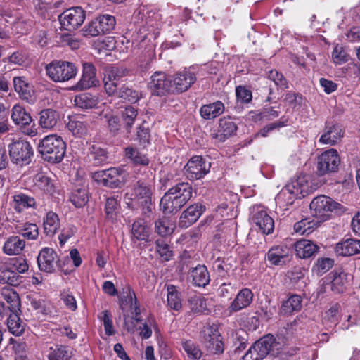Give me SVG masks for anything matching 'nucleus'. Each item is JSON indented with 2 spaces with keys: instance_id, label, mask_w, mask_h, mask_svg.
Segmentation results:
<instances>
[{
  "instance_id": "obj_2",
  "label": "nucleus",
  "mask_w": 360,
  "mask_h": 360,
  "mask_svg": "<svg viewBox=\"0 0 360 360\" xmlns=\"http://www.w3.org/2000/svg\"><path fill=\"white\" fill-rule=\"evenodd\" d=\"M153 190L150 184L139 180L127 189L124 194V200L129 207L133 205L134 202L142 207L144 212H149L152 205Z\"/></svg>"
},
{
  "instance_id": "obj_44",
  "label": "nucleus",
  "mask_w": 360,
  "mask_h": 360,
  "mask_svg": "<svg viewBox=\"0 0 360 360\" xmlns=\"http://www.w3.org/2000/svg\"><path fill=\"white\" fill-rule=\"evenodd\" d=\"M35 207L36 201L32 197L24 193L15 195L13 197V207L18 212H21L25 208Z\"/></svg>"
},
{
  "instance_id": "obj_1",
  "label": "nucleus",
  "mask_w": 360,
  "mask_h": 360,
  "mask_svg": "<svg viewBox=\"0 0 360 360\" xmlns=\"http://www.w3.org/2000/svg\"><path fill=\"white\" fill-rule=\"evenodd\" d=\"M38 151L44 160L53 164L59 163L65 155L66 143L60 136L48 135L40 141Z\"/></svg>"
},
{
  "instance_id": "obj_48",
  "label": "nucleus",
  "mask_w": 360,
  "mask_h": 360,
  "mask_svg": "<svg viewBox=\"0 0 360 360\" xmlns=\"http://www.w3.org/2000/svg\"><path fill=\"white\" fill-rule=\"evenodd\" d=\"M167 304L174 310H179L181 307V300L176 287L173 285L167 286Z\"/></svg>"
},
{
  "instance_id": "obj_39",
  "label": "nucleus",
  "mask_w": 360,
  "mask_h": 360,
  "mask_svg": "<svg viewBox=\"0 0 360 360\" xmlns=\"http://www.w3.org/2000/svg\"><path fill=\"white\" fill-rule=\"evenodd\" d=\"M22 277L12 271L8 266L0 267V283L18 286L22 283Z\"/></svg>"
},
{
  "instance_id": "obj_8",
  "label": "nucleus",
  "mask_w": 360,
  "mask_h": 360,
  "mask_svg": "<svg viewBox=\"0 0 360 360\" xmlns=\"http://www.w3.org/2000/svg\"><path fill=\"white\" fill-rule=\"evenodd\" d=\"M340 158L335 149H330L323 152L318 158L317 173L319 176L338 171Z\"/></svg>"
},
{
  "instance_id": "obj_61",
  "label": "nucleus",
  "mask_w": 360,
  "mask_h": 360,
  "mask_svg": "<svg viewBox=\"0 0 360 360\" xmlns=\"http://www.w3.org/2000/svg\"><path fill=\"white\" fill-rule=\"evenodd\" d=\"M1 295L5 299V300L11 304V307L13 309L18 308L20 305V298L18 294L12 289L10 288H3Z\"/></svg>"
},
{
  "instance_id": "obj_53",
  "label": "nucleus",
  "mask_w": 360,
  "mask_h": 360,
  "mask_svg": "<svg viewBox=\"0 0 360 360\" xmlns=\"http://www.w3.org/2000/svg\"><path fill=\"white\" fill-rule=\"evenodd\" d=\"M7 265L17 274L26 272L29 268L26 259L21 257L9 259Z\"/></svg>"
},
{
  "instance_id": "obj_43",
  "label": "nucleus",
  "mask_w": 360,
  "mask_h": 360,
  "mask_svg": "<svg viewBox=\"0 0 360 360\" xmlns=\"http://www.w3.org/2000/svg\"><path fill=\"white\" fill-rule=\"evenodd\" d=\"M7 326L10 333L15 336L21 335L25 328V324L17 313H11L7 319Z\"/></svg>"
},
{
  "instance_id": "obj_14",
  "label": "nucleus",
  "mask_w": 360,
  "mask_h": 360,
  "mask_svg": "<svg viewBox=\"0 0 360 360\" xmlns=\"http://www.w3.org/2000/svg\"><path fill=\"white\" fill-rule=\"evenodd\" d=\"M120 176V170L115 167L98 171L94 174V178L96 181L111 188H121L123 186Z\"/></svg>"
},
{
  "instance_id": "obj_45",
  "label": "nucleus",
  "mask_w": 360,
  "mask_h": 360,
  "mask_svg": "<svg viewBox=\"0 0 360 360\" xmlns=\"http://www.w3.org/2000/svg\"><path fill=\"white\" fill-rule=\"evenodd\" d=\"M301 296L298 295H292L283 303L281 311L284 314H290L294 311H299L302 309Z\"/></svg>"
},
{
  "instance_id": "obj_46",
  "label": "nucleus",
  "mask_w": 360,
  "mask_h": 360,
  "mask_svg": "<svg viewBox=\"0 0 360 360\" xmlns=\"http://www.w3.org/2000/svg\"><path fill=\"white\" fill-rule=\"evenodd\" d=\"M48 358L49 360H70L71 352L65 346L56 345L50 347Z\"/></svg>"
},
{
  "instance_id": "obj_38",
  "label": "nucleus",
  "mask_w": 360,
  "mask_h": 360,
  "mask_svg": "<svg viewBox=\"0 0 360 360\" xmlns=\"http://www.w3.org/2000/svg\"><path fill=\"white\" fill-rule=\"evenodd\" d=\"M17 233L22 235L28 240H36L39 236L38 227L32 223H19L15 225Z\"/></svg>"
},
{
  "instance_id": "obj_5",
  "label": "nucleus",
  "mask_w": 360,
  "mask_h": 360,
  "mask_svg": "<svg viewBox=\"0 0 360 360\" xmlns=\"http://www.w3.org/2000/svg\"><path fill=\"white\" fill-rule=\"evenodd\" d=\"M200 334L202 342L209 353L217 354L224 352V342L216 324L204 326Z\"/></svg>"
},
{
  "instance_id": "obj_64",
  "label": "nucleus",
  "mask_w": 360,
  "mask_h": 360,
  "mask_svg": "<svg viewBox=\"0 0 360 360\" xmlns=\"http://www.w3.org/2000/svg\"><path fill=\"white\" fill-rule=\"evenodd\" d=\"M268 77L271 80L274 81L276 85L281 88L283 89L288 88L287 79L281 72H279L276 70H272L269 72Z\"/></svg>"
},
{
  "instance_id": "obj_3",
  "label": "nucleus",
  "mask_w": 360,
  "mask_h": 360,
  "mask_svg": "<svg viewBox=\"0 0 360 360\" xmlns=\"http://www.w3.org/2000/svg\"><path fill=\"white\" fill-rule=\"evenodd\" d=\"M46 74L55 82H65L75 77L77 68L72 63L53 60L46 66Z\"/></svg>"
},
{
  "instance_id": "obj_9",
  "label": "nucleus",
  "mask_w": 360,
  "mask_h": 360,
  "mask_svg": "<svg viewBox=\"0 0 360 360\" xmlns=\"http://www.w3.org/2000/svg\"><path fill=\"white\" fill-rule=\"evenodd\" d=\"M148 88L152 95L165 96L172 92V79L163 72H156L151 76Z\"/></svg>"
},
{
  "instance_id": "obj_58",
  "label": "nucleus",
  "mask_w": 360,
  "mask_h": 360,
  "mask_svg": "<svg viewBox=\"0 0 360 360\" xmlns=\"http://www.w3.org/2000/svg\"><path fill=\"white\" fill-rule=\"evenodd\" d=\"M182 347L189 358L197 360L201 357L200 349L192 341H182Z\"/></svg>"
},
{
  "instance_id": "obj_30",
  "label": "nucleus",
  "mask_w": 360,
  "mask_h": 360,
  "mask_svg": "<svg viewBox=\"0 0 360 360\" xmlns=\"http://www.w3.org/2000/svg\"><path fill=\"white\" fill-rule=\"evenodd\" d=\"M225 110L224 103L221 101L203 105L200 109V114L203 119L213 120L221 115Z\"/></svg>"
},
{
  "instance_id": "obj_33",
  "label": "nucleus",
  "mask_w": 360,
  "mask_h": 360,
  "mask_svg": "<svg viewBox=\"0 0 360 360\" xmlns=\"http://www.w3.org/2000/svg\"><path fill=\"white\" fill-rule=\"evenodd\" d=\"M124 156L134 165L147 166L150 162L146 154L141 153L136 148L131 146L124 148Z\"/></svg>"
},
{
  "instance_id": "obj_60",
  "label": "nucleus",
  "mask_w": 360,
  "mask_h": 360,
  "mask_svg": "<svg viewBox=\"0 0 360 360\" xmlns=\"http://www.w3.org/2000/svg\"><path fill=\"white\" fill-rule=\"evenodd\" d=\"M129 304H130L131 308L134 307L136 314H139L140 310L138 306L137 299L136 297L135 292L131 289H129L126 296L122 297L120 299V305L121 307H122L123 305Z\"/></svg>"
},
{
  "instance_id": "obj_63",
  "label": "nucleus",
  "mask_w": 360,
  "mask_h": 360,
  "mask_svg": "<svg viewBox=\"0 0 360 360\" xmlns=\"http://www.w3.org/2000/svg\"><path fill=\"white\" fill-rule=\"evenodd\" d=\"M34 182L37 186L45 191H50L52 187L50 178L41 173L37 174L34 176Z\"/></svg>"
},
{
  "instance_id": "obj_35",
  "label": "nucleus",
  "mask_w": 360,
  "mask_h": 360,
  "mask_svg": "<svg viewBox=\"0 0 360 360\" xmlns=\"http://www.w3.org/2000/svg\"><path fill=\"white\" fill-rule=\"evenodd\" d=\"M25 242L18 236H11L5 242L4 252L8 255H19L25 248Z\"/></svg>"
},
{
  "instance_id": "obj_29",
  "label": "nucleus",
  "mask_w": 360,
  "mask_h": 360,
  "mask_svg": "<svg viewBox=\"0 0 360 360\" xmlns=\"http://www.w3.org/2000/svg\"><path fill=\"white\" fill-rule=\"evenodd\" d=\"M237 130L236 124L229 117H223L219 120L218 134L215 138L220 141H224L229 137L235 134Z\"/></svg>"
},
{
  "instance_id": "obj_59",
  "label": "nucleus",
  "mask_w": 360,
  "mask_h": 360,
  "mask_svg": "<svg viewBox=\"0 0 360 360\" xmlns=\"http://www.w3.org/2000/svg\"><path fill=\"white\" fill-rule=\"evenodd\" d=\"M155 244L157 252L160 257L165 261L170 260L173 256V253L170 250L169 245L163 239L157 240Z\"/></svg>"
},
{
  "instance_id": "obj_15",
  "label": "nucleus",
  "mask_w": 360,
  "mask_h": 360,
  "mask_svg": "<svg viewBox=\"0 0 360 360\" xmlns=\"http://www.w3.org/2000/svg\"><path fill=\"white\" fill-rule=\"evenodd\" d=\"M210 165L202 156H193L185 166L188 176L191 179H199L204 176L210 170Z\"/></svg>"
},
{
  "instance_id": "obj_41",
  "label": "nucleus",
  "mask_w": 360,
  "mask_h": 360,
  "mask_svg": "<svg viewBox=\"0 0 360 360\" xmlns=\"http://www.w3.org/2000/svg\"><path fill=\"white\" fill-rule=\"evenodd\" d=\"M175 224L166 217L159 218L155 222V231L162 237L171 235L175 229Z\"/></svg>"
},
{
  "instance_id": "obj_11",
  "label": "nucleus",
  "mask_w": 360,
  "mask_h": 360,
  "mask_svg": "<svg viewBox=\"0 0 360 360\" xmlns=\"http://www.w3.org/2000/svg\"><path fill=\"white\" fill-rule=\"evenodd\" d=\"M127 72L126 68L118 66H110L105 70L103 83L107 94L115 92L116 87L122 84L120 80L127 75Z\"/></svg>"
},
{
  "instance_id": "obj_50",
  "label": "nucleus",
  "mask_w": 360,
  "mask_h": 360,
  "mask_svg": "<svg viewBox=\"0 0 360 360\" xmlns=\"http://www.w3.org/2000/svg\"><path fill=\"white\" fill-rule=\"evenodd\" d=\"M138 115V111L131 105L127 106L122 112L124 127L129 132Z\"/></svg>"
},
{
  "instance_id": "obj_49",
  "label": "nucleus",
  "mask_w": 360,
  "mask_h": 360,
  "mask_svg": "<svg viewBox=\"0 0 360 360\" xmlns=\"http://www.w3.org/2000/svg\"><path fill=\"white\" fill-rule=\"evenodd\" d=\"M103 34L110 32L115 27L116 21L114 16L108 14L96 18Z\"/></svg>"
},
{
  "instance_id": "obj_34",
  "label": "nucleus",
  "mask_w": 360,
  "mask_h": 360,
  "mask_svg": "<svg viewBox=\"0 0 360 360\" xmlns=\"http://www.w3.org/2000/svg\"><path fill=\"white\" fill-rule=\"evenodd\" d=\"M43 226L46 236H54L60 226L58 215L52 211L47 212L44 218Z\"/></svg>"
},
{
  "instance_id": "obj_62",
  "label": "nucleus",
  "mask_w": 360,
  "mask_h": 360,
  "mask_svg": "<svg viewBox=\"0 0 360 360\" xmlns=\"http://www.w3.org/2000/svg\"><path fill=\"white\" fill-rule=\"evenodd\" d=\"M98 318L103 321L105 333L107 335L110 336L115 334L112 326V315L108 310L101 312Z\"/></svg>"
},
{
  "instance_id": "obj_10",
  "label": "nucleus",
  "mask_w": 360,
  "mask_h": 360,
  "mask_svg": "<svg viewBox=\"0 0 360 360\" xmlns=\"http://www.w3.org/2000/svg\"><path fill=\"white\" fill-rule=\"evenodd\" d=\"M344 134L345 131L341 124L327 121L319 138V142L323 144L334 146L341 141Z\"/></svg>"
},
{
  "instance_id": "obj_55",
  "label": "nucleus",
  "mask_w": 360,
  "mask_h": 360,
  "mask_svg": "<svg viewBox=\"0 0 360 360\" xmlns=\"http://www.w3.org/2000/svg\"><path fill=\"white\" fill-rule=\"evenodd\" d=\"M333 264V259L328 257H321L317 259L313 269L317 274L322 275L329 271Z\"/></svg>"
},
{
  "instance_id": "obj_23",
  "label": "nucleus",
  "mask_w": 360,
  "mask_h": 360,
  "mask_svg": "<svg viewBox=\"0 0 360 360\" xmlns=\"http://www.w3.org/2000/svg\"><path fill=\"white\" fill-rule=\"evenodd\" d=\"M278 345L279 343L276 341L275 338L271 334H268L261 338L252 345L263 359L271 351L273 352L274 349L278 350Z\"/></svg>"
},
{
  "instance_id": "obj_22",
  "label": "nucleus",
  "mask_w": 360,
  "mask_h": 360,
  "mask_svg": "<svg viewBox=\"0 0 360 360\" xmlns=\"http://www.w3.org/2000/svg\"><path fill=\"white\" fill-rule=\"evenodd\" d=\"M253 300V293L249 288H243L237 294L229 307L230 313L237 312L247 308Z\"/></svg>"
},
{
  "instance_id": "obj_36",
  "label": "nucleus",
  "mask_w": 360,
  "mask_h": 360,
  "mask_svg": "<svg viewBox=\"0 0 360 360\" xmlns=\"http://www.w3.org/2000/svg\"><path fill=\"white\" fill-rule=\"evenodd\" d=\"M87 158L94 165H101L108 160V152L101 146L93 144L89 148Z\"/></svg>"
},
{
  "instance_id": "obj_13",
  "label": "nucleus",
  "mask_w": 360,
  "mask_h": 360,
  "mask_svg": "<svg viewBox=\"0 0 360 360\" xmlns=\"http://www.w3.org/2000/svg\"><path fill=\"white\" fill-rule=\"evenodd\" d=\"M37 263L39 269L47 273L53 272L56 266L62 267L56 252L50 248H44L40 251Z\"/></svg>"
},
{
  "instance_id": "obj_12",
  "label": "nucleus",
  "mask_w": 360,
  "mask_h": 360,
  "mask_svg": "<svg viewBox=\"0 0 360 360\" xmlns=\"http://www.w3.org/2000/svg\"><path fill=\"white\" fill-rule=\"evenodd\" d=\"M82 75L79 81L74 86L72 89L73 90H84L94 86H96L99 81L97 79L96 69L95 66L89 62H84L82 63Z\"/></svg>"
},
{
  "instance_id": "obj_21",
  "label": "nucleus",
  "mask_w": 360,
  "mask_h": 360,
  "mask_svg": "<svg viewBox=\"0 0 360 360\" xmlns=\"http://www.w3.org/2000/svg\"><path fill=\"white\" fill-rule=\"evenodd\" d=\"M335 252L338 256L349 257L360 253V240L347 238L338 243Z\"/></svg>"
},
{
  "instance_id": "obj_31",
  "label": "nucleus",
  "mask_w": 360,
  "mask_h": 360,
  "mask_svg": "<svg viewBox=\"0 0 360 360\" xmlns=\"http://www.w3.org/2000/svg\"><path fill=\"white\" fill-rule=\"evenodd\" d=\"M11 119L15 124L21 128L30 125L33 121L30 112L20 105H15L13 107Z\"/></svg>"
},
{
  "instance_id": "obj_47",
  "label": "nucleus",
  "mask_w": 360,
  "mask_h": 360,
  "mask_svg": "<svg viewBox=\"0 0 360 360\" xmlns=\"http://www.w3.org/2000/svg\"><path fill=\"white\" fill-rule=\"evenodd\" d=\"M4 18L5 21L7 23H10L12 25L13 30L19 34H25L26 33L31 27L32 22L27 21L26 19L23 18H18L14 21H11L9 19L11 16L8 14L5 13L2 15Z\"/></svg>"
},
{
  "instance_id": "obj_20",
  "label": "nucleus",
  "mask_w": 360,
  "mask_h": 360,
  "mask_svg": "<svg viewBox=\"0 0 360 360\" xmlns=\"http://www.w3.org/2000/svg\"><path fill=\"white\" fill-rule=\"evenodd\" d=\"M205 210V207L199 203L190 205L182 213L179 219V226L187 228L195 223Z\"/></svg>"
},
{
  "instance_id": "obj_4",
  "label": "nucleus",
  "mask_w": 360,
  "mask_h": 360,
  "mask_svg": "<svg viewBox=\"0 0 360 360\" xmlns=\"http://www.w3.org/2000/svg\"><path fill=\"white\" fill-rule=\"evenodd\" d=\"M8 149L13 164L23 167L31 162L34 151L30 142L22 139L13 140L8 144Z\"/></svg>"
},
{
  "instance_id": "obj_51",
  "label": "nucleus",
  "mask_w": 360,
  "mask_h": 360,
  "mask_svg": "<svg viewBox=\"0 0 360 360\" xmlns=\"http://www.w3.org/2000/svg\"><path fill=\"white\" fill-rule=\"evenodd\" d=\"M340 309V305L336 303L333 305L327 311H326L323 321L327 327L333 328L338 324V314Z\"/></svg>"
},
{
  "instance_id": "obj_27",
  "label": "nucleus",
  "mask_w": 360,
  "mask_h": 360,
  "mask_svg": "<svg viewBox=\"0 0 360 360\" xmlns=\"http://www.w3.org/2000/svg\"><path fill=\"white\" fill-rule=\"evenodd\" d=\"M295 249L296 255L302 259L309 258L316 255L319 247L309 240L302 239L295 243Z\"/></svg>"
},
{
  "instance_id": "obj_24",
  "label": "nucleus",
  "mask_w": 360,
  "mask_h": 360,
  "mask_svg": "<svg viewBox=\"0 0 360 360\" xmlns=\"http://www.w3.org/2000/svg\"><path fill=\"white\" fill-rule=\"evenodd\" d=\"M278 345L279 343L276 341L275 338L271 334H268L261 338L252 345L263 359L271 351L273 352L274 349L278 350Z\"/></svg>"
},
{
  "instance_id": "obj_19",
  "label": "nucleus",
  "mask_w": 360,
  "mask_h": 360,
  "mask_svg": "<svg viewBox=\"0 0 360 360\" xmlns=\"http://www.w3.org/2000/svg\"><path fill=\"white\" fill-rule=\"evenodd\" d=\"M15 91L19 94L22 100L32 104L36 101L34 91L32 86L24 77H15L13 79Z\"/></svg>"
},
{
  "instance_id": "obj_37",
  "label": "nucleus",
  "mask_w": 360,
  "mask_h": 360,
  "mask_svg": "<svg viewBox=\"0 0 360 360\" xmlns=\"http://www.w3.org/2000/svg\"><path fill=\"white\" fill-rule=\"evenodd\" d=\"M193 187L188 182H180L170 188L167 193L178 198L190 200L193 196Z\"/></svg>"
},
{
  "instance_id": "obj_28",
  "label": "nucleus",
  "mask_w": 360,
  "mask_h": 360,
  "mask_svg": "<svg viewBox=\"0 0 360 360\" xmlns=\"http://www.w3.org/2000/svg\"><path fill=\"white\" fill-rule=\"evenodd\" d=\"M59 119V113L51 108L44 109L39 113V124L43 129H53Z\"/></svg>"
},
{
  "instance_id": "obj_56",
  "label": "nucleus",
  "mask_w": 360,
  "mask_h": 360,
  "mask_svg": "<svg viewBox=\"0 0 360 360\" xmlns=\"http://www.w3.org/2000/svg\"><path fill=\"white\" fill-rule=\"evenodd\" d=\"M67 127L73 134L77 136H82L86 134L87 130L86 124L84 122L77 119L70 120Z\"/></svg>"
},
{
  "instance_id": "obj_57",
  "label": "nucleus",
  "mask_w": 360,
  "mask_h": 360,
  "mask_svg": "<svg viewBox=\"0 0 360 360\" xmlns=\"http://www.w3.org/2000/svg\"><path fill=\"white\" fill-rule=\"evenodd\" d=\"M100 29L101 27H99L96 18H95L85 25L82 28V34L86 37H94L103 34Z\"/></svg>"
},
{
  "instance_id": "obj_52",
  "label": "nucleus",
  "mask_w": 360,
  "mask_h": 360,
  "mask_svg": "<svg viewBox=\"0 0 360 360\" xmlns=\"http://www.w3.org/2000/svg\"><path fill=\"white\" fill-rule=\"evenodd\" d=\"M75 104L82 109L92 108L96 105V100L89 94H82L75 98Z\"/></svg>"
},
{
  "instance_id": "obj_25",
  "label": "nucleus",
  "mask_w": 360,
  "mask_h": 360,
  "mask_svg": "<svg viewBox=\"0 0 360 360\" xmlns=\"http://www.w3.org/2000/svg\"><path fill=\"white\" fill-rule=\"evenodd\" d=\"M192 283L198 287H205L210 281L209 271L205 265L198 264L195 267H191L188 271Z\"/></svg>"
},
{
  "instance_id": "obj_26",
  "label": "nucleus",
  "mask_w": 360,
  "mask_h": 360,
  "mask_svg": "<svg viewBox=\"0 0 360 360\" xmlns=\"http://www.w3.org/2000/svg\"><path fill=\"white\" fill-rule=\"evenodd\" d=\"M266 258L273 265H283L290 260L289 250L286 247H273L268 251Z\"/></svg>"
},
{
  "instance_id": "obj_32",
  "label": "nucleus",
  "mask_w": 360,
  "mask_h": 360,
  "mask_svg": "<svg viewBox=\"0 0 360 360\" xmlns=\"http://www.w3.org/2000/svg\"><path fill=\"white\" fill-rule=\"evenodd\" d=\"M70 201L76 207H84L89 200V192L85 185H79L72 189L70 194Z\"/></svg>"
},
{
  "instance_id": "obj_54",
  "label": "nucleus",
  "mask_w": 360,
  "mask_h": 360,
  "mask_svg": "<svg viewBox=\"0 0 360 360\" xmlns=\"http://www.w3.org/2000/svg\"><path fill=\"white\" fill-rule=\"evenodd\" d=\"M345 276L346 274L344 273L338 274L335 273L334 274L333 279L330 283L332 291L335 293H340L345 290L346 284Z\"/></svg>"
},
{
  "instance_id": "obj_42",
  "label": "nucleus",
  "mask_w": 360,
  "mask_h": 360,
  "mask_svg": "<svg viewBox=\"0 0 360 360\" xmlns=\"http://www.w3.org/2000/svg\"><path fill=\"white\" fill-rule=\"evenodd\" d=\"M108 94L109 96H114L117 98H123L131 103H135L139 99V92L125 84H121L116 87L115 92L113 94Z\"/></svg>"
},
{
  "instance_id": "obj_16",
  "label": "nucleus",
  "mask_w": 360,
  "mask_h": 360,
  "mask_svg": "<svg viewBox=\"0 0 360 360\" xmlns=\"http://www.w3.org/2000/svg\"><path fill=\"white\" fill-rule=\"evenodd\" d=\"M250 221L252 224L257 226L259 230L266 235L270 234L274 229V221L267 214L266 211L257 208H254L252 212Z\"/></svg>"
},
{
  "instance_id": "obj_17",
  "label": "nucleus",
  "mask_w": 360,
  "mask_h": 360,
  "mask_svg": "<svg viewBox=\"0 0 360 360\" xmlns=\"http://www.w3.org/2000/svg\"><path fill=\"white\" fill-rule=\"evenodd\" d=\"M196 76L190 70H184L174 75L172 79V93H182L195 83Z\"/></svg>"
},
{
  "instance_id": "obj_40",
  "label": "nucleus",
  "mask_w": 360,
  "mask_h": 360,
  "mask_svg": "<svg viewBox=\"0 0 360 360\" xmlns=\"http://www.w3.org/2000/svg\"><path fill=\"white\" fill-rule=\"evenodd\" d=\"M131 234L138 240H147L150 234V228L143 219H138L131 225Z\"/></svg>"
},
{
  "instance_id": "obj_18",
  "label": "nucleus",
  "mask_w": 360,
  "mask_h": 360,
  "mask_svg": "<svg viewBox=\"0 0 360 360\" xmlns=\"http://www.w3.org/2000/svg\"><path fill=\"white\" fill-rule=\"evenodd\" d=\"M189 200L165 193L160 200V206L165 214L177 213Z\"/></svg>"
},
{
  "instance_id": "obj_7",
  "label": "nucleus",
  "mask_w": 360,
  "mask_h": 360,
  "mask_svg": "<svg viewBox=\"0 0 360 360\" xmlns=\"http://www.w3.org/2000/svg\"><path fill=\"white\" fill-rule=\"evenodd\" d=\"M86 18V12L81 7L67 9L58 16L61 27L67 31H74L81 26Z\"/></svg>"
},
{
  "instance_id": "obj_6",
  "label": "nucleus",
  "mask_w": 360,
  "mask_h": 360,
  "mask_svg": "<svg viewBox=\"0 0 360 360\" xmlns=\"http://www.w3.org/2000/svg\"><path fill=\"white\" fill-rule=\"evenodd\" d=\"M342 205L326 195H319L313 199L310 203V209L313 216L321 221L326 220L329 213L335 210H339Z\"/></svg>"
}]
</instances>
